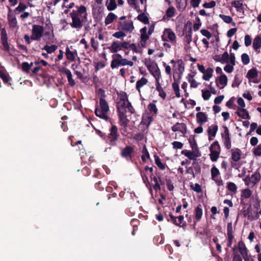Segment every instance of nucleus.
<instances>
[{
    "label": "nucleus",
    "mask_w": 261,
    "mask_h": 261,
    "mask_svg": "<svg viewBox=\"0 0 261 261\" xmlns=\"http://www.w3.org/2000/svg\"><path fill=\"white\" fill-rule=\"evenodd\" d=\"M69 15L72 19L70 25L77 30L83 27V22L87 20V8L83 5L75 6V9Z\"/></svg>",
    "instance_id": "f257e3e1"
},
{
    "label": "nucleus",
    "mask_w": 261,
    "mask_h": 261,
    "mask_svg": "<svg viewBox=\"0 0 261 261\" xmlns=\"http://www.w3.org/2000/svg\"><path fill=\"white\" fill-rule=\"evenodd\" d=\"M117 110L118 112L129 113L130 114L135 112V110L128 101L127 95L124 92H121L118 94Z\"/></svg>",
    "instance_id": "f03ea898"
},
{
    "label": "nucleus",
    "mask_w": 261,
    "mask_h": 261,
    "mask_svg": "<svg viewBox=\"0 0 261 261\" xmlns=\"http://www.w3.org/2000/svg\"><path fill=\"white\" fill-rule=\"evenodd\" d=\"M99 105L100 109L96 108L95 110V115L99 118L106 120H108L109 117L107 114L109 111V107L108 102L105 99L99 100Z\"/></svg>",
    "instance_id": "7ed1b4c3"
},
{
    "label": "nucleus",
    "mask_w": 261,
    "mask_h": 261,
    "mask_svg": "<svg viewBox=\"0 0 261 261\" xmlns=\"http://www.w3.org/2000/svg\"><path fill=\"white\" fill-rule=\"evenodd\" d=\"M116 56V57L114 58L111 63V67L112 69L118 68L120 66L128 65L132 67L134 65L132 61L123 58L121 55L117 54Z\"/></svg>",
    "instance_id": "20e7f679"
},
{
    "label": "nucleus",
    "mask_w": 261,
    "mask_h": 261,
    "mask_svg": "<svg viewBox=\"0 0 261 261\" xmlns=\"http://www.w3.org/2000/svg\"><path fill=\"white\" fill-rule=\"evenodd\" d=\"M145 65L150 74L155 78V83L160 82L162 78L161 72L159 67L155 63H146Z\"/></svg>",
    "instance_id": "39448f33"
},
{
    "label": "nucleus",
    "mask_w": 261,
    "mask_h": 261,
    "mask_svg": "<svg viewBox=\"0 0 261 261\" xmlns=\"http://www.w3.org/2000/svg\"><path fill=\"white\" fill-rule=\"evenodd\" d=\"M210 157L212 162H216L221 152V148L217 141L213 142L210 147Z\"/></svg>",
    "instance_id": "423d86ee"
},
{
    "label": "nucleus",
    "mask_w": 261,
    "mask_h": 261,
    "mask_svg": "<svg viewBox=\"0 0 261 261\" xmlns=\"http://www.w3.org/2000/svg\"><path fill=\"white\" fill-rule=\"evenodd\" d=\"M44 29L42 26L34 24L32 28V40H39L42 37Z\"/></svg>",
    "instance_id": "0eeeda50"
},
{
    "label": "nucleus",
    "mask_w": 261,
    "mask_h": 261,
    "mask_svg": "<svg viewBox=\"0 0 261 261\" xmlns=\"http://www.w3.org/2000/svg\"><path fill=\"white\" fill-rule=\"evenodd\" d=\"M8 13V21L9 27L13 29L16 27V8L12 10L9 6Z\"/></svg>",
    "instance_id": "6e6552de"
},
{
    "label": "nucleus",
    "mask_w": 261,
    "mask_h": 261,
    "mask_svg": "<svg viewBox=\"0 0 261 261\" xmlns=\"http://www.w3.org/2000/svg\"><path fill=\"white\" fill-rule=\"evenodd\" d=\"M173 77L175 79V75L177 74V77L180 80L184 71L185 67L183 62L181 60H178L173 65Z\"/></svg>",
    "instance_id": "1a4fd4ad"
},
{
    "label": "nucleus",
    "mask_w": 261,
    "mask_h": 261,
    "mask_svg": "<svg viewBox=\"0 0 261 261\" xmlns=\"http://www.w3.org/2000/svg\"><path fill=\"white\" fill-rule=\"evenodd\" d=\"M118 29L119 30L132 32L134 29L133 22L132 20L119 22L118 25Z\"/></svg>",
    "instance_id": "9d476101"
},
{
    "label": "nucleus",
    "mask_w": 261,
    "mask_h": 261,
    "mask_svg": "<svg viewBox=\"0 0 261 261\" xmlns=\"http://www.w3.org/2000/svg\"><path fill=\"white\" fill-rule=\"evenodd\" d=\"M1 41L3 45L4 50L9 52L10 55L13 56L10 51V47L8 42L7 32L5 28L1 30Z\"/></svg>",
    "instance_id": "9b49d317"
},
{
    "label": "nucleus",
    "mask_w": 261,
    "mask_h": 261,
    "mask_svg": "<svg viewBox=\"0 0 261 261\" xmlns=\"http://www.w3.org/2000/svg\"><path fill=\"white\" fill-rule=\"evenodd\" d=\"M171 129L174 132H180L181 133L182 136L184 137L187 132V127L186 124L184 123L177 122L172 126Z\"/></svg>",
    "instance_id": "f8f14e48"
},
{
    "label": "nucleus",
    "mask_w": 261,
    "mask_h": 261,
    "mask_svg": "<svg viewBox=\"0 0 261 261\" xmlns=\"http://www.w3.org/2000/svg\"><path fill=\"white\" fill-rule=\"evenodd\" d=\"M164 35L167 37L168 40L172 44L176 43V36L171 29H165L164 31Z\"/></svg>",
    "instance_id": "ddd939ff"
},
{
    "label": "nucleus",
    "mask_w": 261,
    "mask_h": 261,
    "mask_svg": "<svg viewBox=\"0 0 261 261\" xmlns=\"http://www.w3.org/2000/svg\"><path fill=\"white\" fill-rule=\"evenodd\" d=\"M238 249L240 253L243 256L244 259L246 261L248 259V255L247 253V249L246 247L245 244L242 241H239L238 243Z\"/></svg>",
    "instance_id": "4468645a"
},
{
    "label": "nucleus",
    "mask_w": 261,
    "mask_h": 261,
    "mask_svg": "<svg viewBox=\"0 0 261 261\" xmlns=\"http://www.w3.org/2000/svg\"><path fill=\"white\" fill-rule=\"evenodd\" d=\"M118 137L117 127L115 125H113L110 129V133L108 136V139L111 142L116 141Z\"/></svg>",
    "instance_id": "2eb2a0df"
},
{
    "label": "nucleus",
    "mask_w": 261,
    "mask_h": 261,
    "mask_svg": "<svg viewBox=\"0 0 261 261\" xmlns=\"http://www.w3.org/2000/svg\"><path fill=\"white\" fill-rule=\"evenodd\" d=\"M65 56L68 60L74 62L77 56V53L75 49L71 50L69 47H67L65 50Z\"/></svg>",
    "instance_id": "dca6fc26"
},
{
    "label": "nucleus",
    "mask_w": 261,
    "mask_h": 261,
    "mask_svg": "<svg viewBox=\"0 0 261 261\" xmlns=\"http://www.w3.org/2000/svg\"><path fill=\"white\" fill-rule=\"evenodd\" d=\"M111 53H116L122 49L121 42L119 41H115L112 42L111 45L108 47Z\"/></svg>",
    "instance_id": "f3484780"
},
{
    "label": "nucleus",
    "mask_w": 261,
    "mask_h": 261,
    "mask_svg": "<svg viewBox=\"0 0 261 261\" xmlns=\"http://www.w3.org/2000/svg\"><path fill=\"white\" fill-rule=\"evenodd\" d=\"M218 130V126L216 124L211 125L208 127L207 133L208 135V140L210 141L213 140L216 136Z\"/></svg>",
    "instance_id": "a211bd4d"
},
{
    "label": "nucleus",
    "mask_w": 261,
    "mask_h": 261,
    "mask_svg": "<svg viewBox=\"0 0 261 261\" xmlns=\"http://www.w3.org/2000/svg\"><path fill=\"white\" fill-rule=\"evenodd\" d=\"M196 121L200 125L208 121V117L205 113L202 112H198L196 114Z\"/></svg>",
    "instance_id": "6ab92c4d"
},
{
    "label": "nucleus",
    "mask_w": 261,
    "mask_h": 261,
    "mask_svg": "<svg viewBox=\"0 0 261 261\" xmlns=\"http://www.w3.org/2000/svg\"><path fill=\"white\" fill-rule=\"evenodd\" d=\"M127 113L125 112H118L120 124L121 125L124 127H126L127 126L129 122V120L127 118Z\"/></svg>",
    "instance_id": "aec40b11"
},
{
    "label": "nucleus",
    "mask_w": 261,
    "mask_h": 261,
    "mask_svg": "<svg viewBox=\"0 0 261 261\" xmlns=\"http://www.w3.org/2000/svg\"><path fill=\"white\" fill-rule=\"evenodd\" d=\"M252 47L254 50L257 54L260 52V48L261 47V37L256 36L253 40Z\"/></svg>",
    "instance_id": "412c9836"
},
{
    "label": "nucleus",
    "mask_w": 261,
    "mask_h": 261,
    "mask_svg": "<svg viewBox=\"0 0 261 261\" xmlns=\"http://www.w3.org/2000/svg\"><path fill=\"white\" fill-rule=\"evenodd\" d=\"M241 150L239 148H233L231 150V158L234 162H238L241 159Z\"/></svg>",
    "instance_id": "4be33fe9"
},
{
    "label": "nucleus",
    "mask_w": 261,
    "mask_h": 261,
    "mask_svg": "<svg viewBox=\"0 0 261 261\" xmlns=\"http://www.w3.org/2000/svg\"><path fill=\"white\" fill-rule=\"evenodd\" d=\"M134 151V148L130 146H127L122 149L121 154L122 156L130 159L132 157V153Z\"/></svg>",
    "instance_id": "5701e85b"
},
{
    "label": "nucleus",
    "mask_w": 261,
    "mask_h": 261,
    "mask_svg": "<svg viewBox=\"0 0 261 261\" xmlns=\"http://www.w3.org/2000/svg\"><path fill=\"white\" fill-rule=\"evenodd\" d=\"M236 114L238 116L244 119H249L250 118L248 112L244 108H238L237 110Z\"/></svg>",
    "instance_id": "b1692460"
},
{
    "label": "nucleus",
    "mask_w": 261,
    "mask_h": 261,
    "mask_svg": "<svg viewBox=\"0 0 261 261\" xmlns=\"http://www.w3.org/2000/svg\"><path fill=\"white\" fill-rule=\"evenodd\" d=\"M203 211L201 205H198L195 209L194 211V217L196 221H199L202 216Z\"/></svg>",
    "instance_id": "393cba45"
},
{
    "label": "nucleus",
    "mask_w": 261,
    "mask_h": 261,
    "mask_svg": "<svg viewBox=\"0 0 261 261\" xmlns=\"http://www.w3.org/2000/svg\"><path fill=\"white\" fill-rule=\"evenodd\" d=\"M228 82V79L226 75L222 74L218 79V83H217V85L218 87H219V85H221V87H220V89H223L225 86H226Z\"/></svg>",
    "instance_id": "a878e982"
},
{
    "label": "nucleus",
    "mask_w": 261,
    "mask_h": 261,
    "mask_svg": "<svg viewBox=\"0 0 261 261\" xmlns=\"http://www.w3.org/2000/svg\"><path fill=\"white\" fill-rule=\"evenodd\" d=\"M194 75L192 74H188L187 79L190 84L191 88H196L198 86L199 84L194 78Z\"/></svg>",
    "instance_id": "bb28decb"
},
{
    "label": "nucleus",
    "mask_w": 261,
    "mask_h": 261,
    "mask_svg": "<svg viewBox=\"0 0 261 261\" xmlns=\"http://www.w3.org/2000/svg\"><path fill=\"white\" fill-rule=\"evenodd\" d=\"M155 88L159 92V96L163 99H165L166 97V93L162 87L160 82L155 83Z\"/></svg>",
    "instance_id": "cd10ccee"
},
{
    "label": "nucleus",
    "mask_w": 261,
    "mask_h": 261,
    "mask_svg": "<svg viewBox=\"0 0 261 261\" xmlns=\"http://www.w3.org/2000/svg\"><path fill=\"white\" fill-rule=\"evenodd\" d=\"M117 18V16L113 13H110L105 18V23L108 25L113 22Z\"/></svg>",
    "instance_id": "c85d7f7f"
},
{
    "label": "nucleus",
    "mask_w": 261,
    "mask_h": 261,
    "mask_svg": "<svg viewBox=\"0 0 261 261\" xmlns=\"http://www.w3.org/2000/svg\"><path fill=\"white\" fill-rule=\"evenodd\" d=\"M148 82V80L147 79L142 77L140 80L138 81L136 83V89L139 91L140 92V89L143 86L145 85Z\"/></svg>",
    "instance_id": "c756f323"
},
{
    "label": "nucleus",
    "mask_w": 261,
    "mask_h": 261,
    "mask_svg": "<svg viewBox=\"0 0 261 261\" xmlns=\"http://www.w3.org/2000/svg\"><path fill=\"white\" fill-rule=\"evenodd\" d=\"M106 5L107 8L109 11H113L117 7V4L115 0H107Z\"/></svg>",
    "instance_id": "7c9ffc66"
},
{
    "label": "nucleus",
    "mask_w": 261,
    "mask_h": 261,
    "mask_svg": "<svg viewBox=\"0 0 261 261\" xmlns=\"http://www.w3.org/2000/svg\"><path fill=\"white\" fill-rule=\"evenodd\" d=\"M213 69L212 68H208L206 69L205 73H203V79L205 81H208L213 76Z\"/></svg>",
    "instance_id": "2f4dec72"
},
{
    "label": "nucleus",
    "mask_w": 261,
    "mask_h": 261,
    "mask_svg": "<svg viewBox=\"0 0 261 261\" xmlns=\"http://www.w3.org/2000/svg\"><path fill=\"white\" fill-rule=\"evenodd\" d=\"M181 153L190 160H195L198 157V155H196L194 152L187 150H182Z\"/></svg>",
    "instance_id": "473e14b6"
},
{
    "label": "nucleus",
    "mask_w": 261,
    "mask_h": 261,
    "mask_svg": "<svg viewBox=\"0 0 261 261\" xmlns=\"http://www.w3.org/2000/svg\"><path fill=\"white\" fill-rule=\"evenodd\" d=\"M147 28L146 27L142 28L140 32L141 33L140 39L148 40L149 39V33L147 32Z\"/></svg>",
    "instance_id": "72a5a7b5"
},
{
    "label": "nucleus",
    "mask_w": 261,
    "mask_h": 261,
    "mask_svg": "<svg viewBox=\"0 0 261 261\" xmlns=\"http://www.w3.org/2000/svg\"><path fill=\"white\" fill-rule=\"evenodd\" d=\"M152 121V116L150 114H145L143 116L142 121L146 125H149Z\"/></svg>",
    "instance_id": "f704fd0d"
},
{
    "label": "nucleus",
    "mask_w": 261,
    "mask_h": 261,
    "mask_svg": "<svg viewBox=\"0 0 261 261\" xmlns=\"http://www.w3.org/2000/svg\"><path fill=\"white\" fill-rule=\"evenodd\" d=\"M177 8L181 11H184L187 7V0H177Z\"/></svg>",
    "instance_id": "c9c22d12"
},
{
    "label": "nucleus",
    "mask_w": 261,
    "mask_h": 261,
    "mask_svg": "<svg viewBox=\"0 0 261 261\" xmlns=\"http://www.w3.org/2000/svg\"><path fill=\"white\" fill-rule=\"evenodd\" d=\"M58 46L55 44L50 46L46 45L44 46L42 49L46 50L47 54H51L55 51L58 49Z\"/></svg>",
    "instance_id": "e433bc0d"
},
{
    "label": "nucleus",
    "mask_w": 261,
    "mask_h": 261,
    "mask_svg": "<svg viewBox=\"0 0 261 261\" xmlns=\"http://www.w3.org/2000/svg\"><path fill=\"white\" fill-rule=\"evenodd\" d=\"M137 19L144 24H148L149 22L148 17L144 13L140 14L137 16Z\"/></svg>",
    "instance_id": "4c0bfd02"
},
{
    "label": "nucleus",
    "mask_w": 261,
    "mask_h": 261,
    "mask_svg": "<svg viewBox=\"0 0 261 261\" xmlns=\"http://www.w3.org/2000/svg\"><path fill=\"white\" fill-rule=\"evenodd\" d=\"M258 72L255 68L249 70L247 73L248 79H253L257 76Z\"/></svg>",
    "instance_id": "58836bf2"
},
{
    "label": "nucleus",
    "mask_w": 261,
    "mask_h": 261,
    "mask_svg": "<svg viewBox=\"0 0 261 261\" xmlns=\"http://www.w3.org/2000/svg\"><path fill=\"white\" fill-rule=\"evenodd\" d=\"M172 87L174 91L176 96L178 98L180 97L181 95L180 93V89L178 83L173 82L172 84Z\"/></svg>",
    "instance_id": "ea45409f"
},
{
    "label": "nucleus",
    "mask_w": 261,
    "mask_h": 261,
    "mask_svg": "<svg viewBox=\"0 0 261 261\" xmlns=\"http://www.w3.org/2000/svg\"><path fill=\"white\" fill-rule=\"evenodd\" d=\"M252 195V192L249 189H245L242 190L241 192V198L245 199H248L251 197Z\"/></svg>",
    "instance_id": "a19ab883"
},
{
    "label": "nucleus",
    "mask_w": 261,
    "mask_h": 261,
    "mask_svg": "<svg viewBox=\"0 0 261 261\" xmlns=\"http://www.w3.org/2000/svg\"><path fill=\"white\" fill-rule=\"evenodd\" d=\"M0 77L3 80L4 83H8L9 81V76L6 74L3 69V68L0 67Z\"/></svg>",
    "instance_id": "79ce46f5"
},
{
    "label": "nucleus",
    "mask_w": 261,
    "mask_h": 261,
    "mask_svg": "<svg viewBox=\"0 0 261 261\" xmlns=\"http://www.w3.org/2000/svg\"><path fill=\"white\" fill-rule=\"evenodd\" d=\"M245 185L249 187L252 188L254 186L255 184L253 181L251 176H247L244 179Z\"/></svg>",
    "instance_id": "37998d69"
},
{
    "label": "nucleus",
    "mask_w": 261,
    "mask_h": 261,
    "mask_svg": "<svg viewBox=\"0 0 261 261\" xmlns=\"http://www.w3.org/2000/svg\"><path fill=\"white\" fill-rule=\"evenodd\" d=\"M154 157L155 164L158 166V167L162 170H164L165 168V165L162 163L159 157L156 155H155Z\"/></svg>",
    "instance_id": "c03bdc74"
},
{
    "label": "nucleus",
    "mask_w": 261,
    "mask_h": 261,
    "mask_svg": "<svg viewBox=\"0 0 261 261\" xmlns=\"http://www.w3.org/2000/svg\"><path fill=\"white\" fill-rule=\"evenodd\" d=\"M211 171L212 178L213 179H214L216 177L220 174L219 170L215 166H214L211 168Z\"/></svg>",
    "instance_id": "a18cd8bd"
},
{
    "label": "nucleus",
    "mask_w": 261,
    "mask_h": 261,
    "mask_svg": "<svg viewBox=\"0 0 261 261\" xmlns=\"http://www.w3.org/2000/svg\"><path fill=\"white\" fill-rule=\"evenodd\" d=\"M227 188L231 192L235 193L237 191V187L236 185L232 182H229L227 184Z\"/></svg>",
    "instance_id": "49530a36"
},
{
    "label": "nucleus",
    "mask_w": 261,
    "mask_h": 261,
    "mask_svg": "<svg viewBox=\"0 0 261 261\" xmlns=\"http://www.w3.org/2000/svg\"><path fill=\"white\" fill-rule=\"evenodd\" d=\"M175 13V9L173 7H170L168 8L166 11V15L167 17L170 18L173 17Z\"/></svg>",
    "instance_id": "de8ad7c7"
},
{
    "label": "nucleus",
    "mask_w": 261,
    "mask_h": 261,
    "mask_svg": "<svg viewBox=\"0 0 261 261\" xmlns=\"http://www.w3.org/2000/svg\"><path fill=\"white\" fill-rule=\"evenodd\" d=\"M90 43H91V46L93 48V49L95 51H97L98 48V47H99L98 42L95 40L94 38L92 37L90 39Z\"/></svg>",
    "instance_id": "09e8293b"
},
{
    "label": "nucleus",
    "mask_w": 261,
    "mask_h": 261,
    "mask_svg": "<svg viewBox=\"0 0 261 261\" xmlns=\"http://www.w3.org/2000/svg\"><path fill=\"white\" fill-rule=\"evenodd\" d=\"M229 56L227 52H224L221 56L222 64L229 62Z\"/></svg>",
    "instance_id": "8fccbe9b"
},
{
    "label": "nucleus",
    "mask_w": 261,
    "mask_h": 261,
    "mask_svg": "<svg viewBox=\"0 0 261 261\" xmlns=\"http://www.w3.org/2000/svg\"><path fill=\"white\" fill-rule=\"evenodd\" d=\"M251 177L255 185L259 181L260 179V175L259 173L255 172L251 176Z\"/></svg>",
    "instance_id": "3c124183"
},
{
    "label": "nucleus",
    "mask_w": 261,
    "mask_h": 261,
    "mask_svg": "<svg viewBox=\"0 0 261 261\" xmlns=\"http://www.w3.org/2000/svg\"><path fill=\"white\" fill-rule=\"evenodd\" d=\"M219 17L226 23H230L232 19L230 16L225 15L223 14H220Z\"/></svg>",
    "instance_id": "603ef678"
},
{
    "label": "nucleus",
    "mask_w": 261,
    "mask_h": 261,
    "mask_svg": "<svg viewBox=\"0 0 261 261\" xmlns=\"http://www.w3.org/2000/svg\"><path fill=\"white\" fill-rule=\"evenodd\" d=\"M202 96L203 97V98L204 99V100H207L210 99L211 96V92L209 90H202Z\"/></svg>",
    "instance_id": "864d4df0"
},
{
    "label": "nucleus",
    "mask_w": 261,
    "mask_h": 261,
    "mask_svg": "<svg viewBox=\"0 0 261 261\" xmlns=\"http://www.w3.org/2000/svg\"><path fill=\"white\" fill-rule=\"evenodd\" d=\"M148 109L150 112L153 113L154 114H156L158 112V109L154 103H150L148 106Z\"/></svg>",
    "instance_id": "5fc2aeb1"
},
{
    "label": "nucleus",
    "mask_w": 261,
    "mask_h": 261,
    "mask_svg": "<svg viewBox=\"0 0 261 261\" xmlns=\"http://www.w3.org/2000/svg\"><path fill=\"white\" fill-rule=\"evenodd\" d=\"M224 141V144L226 148L228 149L231 148V143L230 137L224 138H223Z\"/></svg>",
    "instance_id": "6e6d98bb"
},
{
    "label": "nucleus",
    "mask_w": 261,
    "mask_h": 261,
    "mask_svg": "<svg viewBox=\"0 0 261 261\" xmlns=\"http://www.w3.org/2000/svg\"><path fill=\"white\" fill-rule=\"evenodd\" d=\"M242 61L245 65L248 64L250 62V58L249 56L245 53H244L241 56Z\"/></svg>",
    "instance_id": "4d7b16f0"
},
{
    "label": "nucleus",
    "mask_w": 261,
    "mask_h": 261,
    "mask_svg": "<svg viewBox=\"0 0 261 261\" xmlns=\"http://www.w3.org/2000/svg\"><path fill=\"white\" fill-rule=\"evenodd\" d=\"M32 65H33L32 63H31V64L30 65L27 62H23V63H22V65H21L22 69L23 70V71L28 72L30 69L31 66H32Z\"/></svg>",
    "instance_id": "13d9d810"
},
{
    "label": "nucleus",
    "mask_w": 261,
    "mask_h": 261,
    "mask_svg": "<svg viewBox=\"0 0 261 261\" xmlns=\"http://www.w3.org/2000/svg\"><path fill=\"white\" fill-rule=\"evenodd\" d=\"M130 48L136 53L142 54V50L140 48V47H137L134 43L131 44Z\"/></svg>",
    "instance_id": "bf43d9fd"
},
{
    "label": "nucleus",
    "mask_w": 261,
    "mask_h": 261,
    "mask_svg": "<svg viewBox=\"0 0 261 261\" xmlns=\"http://www.w3.org/2000/svg\"><path fill=\"white\" fill-rule=\"evenodd\" d=\"M251 38L249 35H246L244 38V43L246 47L250 46L251 44Z\"/></svg>",
    "instance_id": "052dcab7"
},
{
    "label": "nucleus",
    "mask_w": 261,
    "mask_h": 261,
    "mask_svg": "<svg viewBox=\"0 0 261 261\" xmlns=\"http://www.w3.org/2000/svg\"><path fill=\"white\" fill-rule=\"evenodd\" d=\"M153 180L154 182L153 185V189L155 191H158L161 190V187L158 182V179L156 177L153 178Z\"/></svg>",
    "instance_id": "680f3d73"
},
{
    "label": "nucleus",
    "mask_w": 261,
    "mask_h": 261,
    "mask_svg": "<svg viewBox=\"0 0 261 261\" xmlns=\"http://www.w3.org/2000/svg\"><path fill=\"white\" fill-rule=\"evenodd\" d=\"M216 6V2L215 1H211L209 3H205L203 5V7L205 8H212Z\"/></svg>",
    "instance_id": "e2e57ef3"
},
{
    "label": "nucleus",
    "mask_w": 261,
    "mask_h": 261,
    "mask_svg": "<svg viewBox=\"0 0 261 261\" xmlns=\"http://www.w3.org/2000/svg\"><path fill=\"white\" fill-rule=\"evenodd\" d=\"M128 4L136 10H138L139 7L137 5V0H127Z\"/></svg>",
    "instance_id": "0e129e2a"
},
{
    "label": "nucleus",
    "mask_w": 261,
    "mask_h": 261,
    "mask_svg": "<svg viewBox=\"0 0 261 261\" xmlns=\"http://www.w3.org/2000/svg\"><path fill=\"white\" fill-rule=\"evenodd\" d=\"M201 34L206 37L207 38L210 39L212 37L211 33L207 30L202 29L200 31Z\"/></svg>",
    "instance_id": "69168bd1"
},
{
    "label": "nucleus",
    "mask_w": 261,
    "mask_h": 261,
    "mask_svg": "<svg viewBox=\"0 0 261 261\" xmlns=\"http://www.w3.org/2000/svg\"><path fill=\"white\" fill-rule=\"evenodd\" d=\"M191 187L192 190L198 193H200L201 192V187L198 184H195L194 185H191Z\"/></svg>",
    "instance_id": "338daca9"
},
{
    "label": "nucleus",
    "mask_w": 261,
    "mask_h": 261,
    "mask_svg": "<svg viewBox=\"0 0 261 261\" xmlns=\"http://www.w3.org/2000/svg\"><path fill=\"white\" fill-rule=\"evenodd\" d=\"M253 153L255 155L260 156L261 155V145H258L254 149Z\"/></svg>",
    "instance_id": "774afa93"
}]
</instances>
